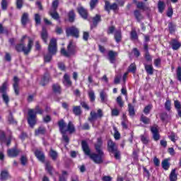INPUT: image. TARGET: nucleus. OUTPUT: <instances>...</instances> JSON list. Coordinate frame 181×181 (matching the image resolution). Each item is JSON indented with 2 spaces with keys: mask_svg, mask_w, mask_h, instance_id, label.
<instances>
[{
  "mask_svg": "<svg viewBox=\"0 0 181 181\" xmlns=\"http://www.w3.org/2000/svg\"><path fill=\"white\" fill-rule=\"evenodd\" d=\"M49 156H51L52 159H53V160H56V159L57 158V152H56L53 149H51L49 152Z\"/></svg>",
  "mask_w": 181,
  "mask_h": 181,
  "instance_id": "09e8293b",
  "label": "nucleus"
},
{
  "mask_svg": "<svg viewBox=\"0 0 181 181\" xmlns=\"http://www.w3.org/2000/svg\"><path fill=\"white\" fill-rule=\"evenodd\" d=\"M13 90L16 95H19V78L14 76L13 78Z\"/></svg>",
  "mask_w": 181,
  "mask_h": 181,
  "instance_id": "9b49d317",
  "label": "nucleus"
},
{
  "mask_svg": "<svg viewBox=\"0 0 181 181\" xmlns=\"http://www.w3.org/2000/svg\"><path fill=\"white\" fill-rule=\"evenodd\" d=\"M130 37L132 40H137L138 39V34L136 33V30H132L130 33Z\"/></svg>",
  "mask_w": 181,
  "mask_h": 181,
  "instance_id": "37998d69",
  "label": "nucleus"
},
{
  "mask_svg": "<svg viewBox=\"0 0 181 181\" xmlns=\"http://www.w3.org/2000/svg\"><path fill=\"white\" fill-rule=\"evenodd\" d=\"M134 16L138 22H141V21L144 19V16L141 14V11H139V10L134 11Z\"/></svg>",
  "mask_w": 181,
  "mask_h": 181,
  "instance_id": "cd10ccee",
  "label": "nucleus"
},
{
  "mask_svg": "<svg viewBox=\"0 0 181 181\" xmlns=\"http://www.w3.org/2000/svg\"><path fill=\"white\" fill-rule=\"evenodd\" d=\"M144 67L147 74H150L151 76L153 74V66L152 65L145 64Z\"/></svg>",
  "mask_w": 181,
  "mask_h": 181,
  "instance_id": "c756f323",
  "label": "nucleus"
},
{
  "mask_svg": "<svg viewBox=\"0 0 181 181\" xmlns=\"http://www.w3.org/2000/svg\"><path fill=\"white\" fill-rule=\"evenodd\" d=\"M161 165L164 170L169 169V160L168 159L163 160Z\"/></svg>",
  "mask_w": 181,
  "mask_h": 181,
  "instance_id": "79ce46f5",
  "label": "nucleus"
},
{
  "mask_svg": "<svg viewBox=\"0 0 181 181\" xmlns=\"http://www.w3.org/2000/svg\"><path fill=\"white\" fill-rule=\"evenodd\" d=\"M112 153H114L115 159H117V160L121 159V152H119L118 149L113 151Z\"/></svg>",
  "mask_w": 181,
  "mask_h": 181,
  "instance_id": "bf43d9fd",
  "label": "nucleus"
},
{
  "mask_svg": "<svg viewBox=\"0 0 181 181\" xmlns=\"http://www.w3.org/2000/svg\"><path fill=\"white\" fill-rule=\"evenodd\" d=\"M88 95L92 103L95 101V94L94 93V91L93 90H89Z\"/></svg>",
  "mask_w": 181,
  "mask_h": 181,
  "instance_id": "49530a36",
  "label": "nucleus"
},
{
  "mask_svg": "<svg viewBox=\"0 0 181 181\" xmlns=\"http://www.w3.org/2000/svg\"><path fill=\"white\" fill-rule=\"evenodd\" d=\"M5 141H6L5 132L0 131V144H1V145H2V143L5 142Z\"/></svg>",
  "mask_w": 181,
  "mask_h": 181,
  "instance_id": "864d4df0",
  "label": "nucleus"
},
{
  "mask_svg": "<svg viewBox=\"0 0 181 181\" xmlns=\"http://www.w3.org/2000/svg\"><path fill=\"white\" fill-rule=\"evenodd\" d=\"M35 21L36 25H40L41 20H40V16L39 14L36 13L35 15Z\"/></svg>",
  "mask_w": 181,
  "mask_h": 181,
  "instance_id": "338daca9",
  "label": "nucleus"
},
{
  "mask_svg": "<svg viewBox=\"0 0 181 181\" xmlns=\"http://www.w3.org/2000/svg\"><path fill=\"white\" fill-rule=\"evenodd\" d=\"M21 165H23V166H25V165H26L28 162V158H26V156H22L21 158Z\"/></svg>",
  "mask_w": 181,
  "mask_h": 181,
  "instance_id": "69168bd1",
  "label": "nucleus"
},
{
  "mask_svg": "<svg viewBox=\"0 0 181 181\" xmlns=\"http://www.w3.org/2000/svg\"><path fill=\"white\" fill-rule=\"evenodd\" d=\"M61 53L65 57H70L71 54H74L76 53V46L73 43V41H70L69 44L67 46V51L64 48L61 49Z\"/></svg>",
  "mask_w": 181,
  "mask_h": 181,
  "instance_id": "7ed1b4c3",
  "label": "nucleus"
},
{
  "mask_svg": "<svg viewBox=\"0 0 181 181\" xmlns=\"http://www.w3.org/2000/svg\"><path fill=\"white\" fill-rule=\"evenodd\" d=\"M118 56V53L114 51H109L108 57L110 63H115V57Z\"/></svg>",
  "mask_w": 181,
  "mask_h": 181,
  "instance_id": "6ab92c4d",
  "label": "nucleus"
},
{
  "mask_svg": "<svg viewBox=\"0 0 181 181\" xmlns=\"http://www.w3.org/2000/svg\"><path fill=\"white\" fill-rule=\"evenodd\" d=\"M117 149L118 148L117 147L114 141H112V140H109L107 141V150L109 152H111V153H112V152H115V151H117Z\"/></svg>",
  "mask_w": 181,
  "mask_h": 181,
  "instance_id": "f8f14e48",
  "label": "nucleus"
},
{
  "mask_svg": "<svg viewBox=\"0 0 181 181\" xmlns=\"http://www.w3.org/2000/svg\"><path fill=\"white\" fill-rule=\"evenodd\" d=\"M49 14L52 18V19H54V21H59V19H60V16H59L57 10H49Z\"/></svg>",
  "mask_w": 181,
  "mask_h": 181,
  "instance_id": "aec40b11",
  "label": "nucleus"
},
{
  "mask_svg": "<svg viewBox=\"0 0 181 181\" xmlns=\"http://www.w3.org/2000/svg\"><path fill=\"white\" fill-rule=\"evenodd\" d=\"M2 98H3V101H4L5 104L6 105H8V104H9V96L8 95V93H3Z\"/></svg>",
  "mask_w": 181,
  "mask_h": 181,
  "instance_id": "3c124183",
  "label": "nucleus"
},
{
  "mask_svg": "<svg viewBox=\"0 0 181 181\" xmlns=\"http://www.w3.org/2000/svg\"><path fill=\"white\" fill-rule=\"evenodd\" d=\"M21 151L18 148H11L7 151L8 156L9 158H16L19 155Z\"/></svg>",
  "mask_w": 181,
  "mask_h": 181,
  "instance_id": "9d476101",
  "label": "nucleus"
},
{
  "mask_svg": "<svg viewBox=\"0 0 181 181\" xmlns=\"http://www.w3.org/2000/svg\"><path fill=\"white\" fill-rule=\"evenodd\" d=\"M103 146V140L101 139H98V142L95 145V148L96 152H103L101 147Z\"/></svg>",
  "mask_w": 181,
  "mask_h": 181,
  "instance_id": "4be33fe9",
  "label": "nucleus"
},
{
  "mask_svg": "<svg viewBox=\"0 0 181 181\" xmlns=\"http://www.w3.org/2000/svg\"><path fill=\"white\" fill-rule=\"evenodd\" d=\"M28 122L31 128H33L36 124V114H35V110L33 109H30L28 110Z\"/></svg>",
  "mask_w": 181,
  "mask_h": 181,
  "instance_id": "39448f33",
  "label": "nucleus"
},
{
  "mask_svg": "<svg viewBox=\"0 0 181 181\" xmlns=\"http://www.w3.org/2000/svg\"><path fill=\"white\" fill-rule=\"evenodd\" d=\"M66 131V132L67 131L69 132V134H73V132H76V128L74 127V124H73V122H69Z\"/></svg>",
  "mask_w": 181,
  "mask_h": 181,
  "instance_id": "b1692460",
  "label": "nucleus"
},
{
  "mask_svg": "<svg viewBox=\"0 0 181 181\" xmlns=\"http://www.w3.org/2000/svg\"><path fill=\"white\" fill-rule=\"evenodd\" d=\"M115 39L117 43H119L121 40L122 39V36L121 35V30H116L115 33Z\"/></svg>",
  "mask_w": 181,
  "mask_h": 181,
  "instance_id": "bb28decb",
  "label": "nucleus"
},
{
  "mask_svg": "<svg viewBox=\"0 0 181 181\" xmlns=\"http://www.w3.org/2000/svg\"><path fill=\"white\" fill-rule=\"evenodd\" d=\"M174 105L178 111L181 110V104L180 102H179V100H175Z\"/></svg>",
  "mask_w": 181,
  "mask_h": 181,
  "instance_id": "774afa93",
  "label": "nucleus"
},
{
  "mask_svg": "<svg viewBox=\"0 0 181 181\" xmlns=\"http://www.w3.org/2000/svg\"><path fill=\"white\" fill-rule=\"evenodd\" d=\"M168 29H169V32L170 33H175V32H176V24L173 23H170L168 24Z\"/></svg>",
  "mask_w": 181,
  "mask_h": 181,
  "instance_id": "e433bc0d",
  "label": "nucleus"
},
{
  "mask_svg": "<svg viewBox=\"0 0 181 181\" xmlns=\"http://www.w3.org/2000/svg\"><path fill=\"white\" fill-rule=\"evenodd\" d=\"M140 121H141L143 124H151V119H149L148 117H147L144 115H141L140 117Z\"/></svg>",
  "mask_w": 181,
  "mask_h": 181,
  "instance_id": "c9c22d12",
  "label": "nucleus"
},
{
  "mask_svg": "<svg viewBox=\"0 0 181 181\" xmlns=\"http://www.w3.org/2000/svg\"><path fill=\"white\" fill-rule=\"evenodd\" d=\"M45 170H47V172L51 176H53V175H54V173H55L54 168H53L52 163H50V162H49V161H47L45 163Z\"/></svg>",
  "mask_w": 181,
  "mask_h": 181,
  "instance_id": "ddd939ff",
  "label": "nucleus"
},
{
  "mask_svg": "<svg viewBox=\"0 0 181 181\" xmlns=\"http://www.w3.org/2000/svg\"><path fill=\"white\" fill-rule=\"evenodd\" d=\"M63 84L66 86V87H71V80H70V76L69 74H65L63 79Z\"/></svg>",
  "mask_w": 181,
  "mask_h": 181,
  "instance_id": "dca6fc26",
  "label": "nucleus"
},
{
  "mask_svg": "<svg viewBox=\"0 0 181 181\" xmlns=\"http://www.w3.org/2000/svg\"><path fill=\"white\" fill-rule=\"evenodd\" d=\"M165 2L163 1H158V12H160V13H162V12H163V11H165Z\"/></svg>",
  "mask_w": 181,
  "mask_h": 181,
  "instance_id": "58836bf2",
  "label": "nucleus"
},
{
  "mask_svg": "<svg viewBox=\"0 0 181 181\" xmlns=\"http://www.w3.org/2000/svg\"><path fill=\"white\" fill-rule=\"evenodd\" d=\"M170 181L177 180V174H176V170L175 169L172 170V171L170 174Z\"/></svg>",
  "mask_w": 181,
  "mask_h": 181,
  "instance_id": "c85d7f7f",
  "label": "nucleus"
},
{
  "mask_svg": "<svg viewBox=\"0 0 181 181\" xmlns=\"http://www.w3.org/2000/svg\"><path fill=\"white\" fill-rule=\"evenodd\" d=\"M49 54L44 56V60L49 63L52 60V56H54L57 53V40L55 38L51 39L48 45Z\"/></svg>",
  "mask_w": 181,
  "mask_h": 181,
  "instance_id": "f03ea898",
  "label": "nucleus"
},
{
  "mask_svg": "<svg viewBox=\"0 0 181 181\" xmlns=\"http://www.w3.org/2000/svg\"><path fill=\"white\" fill-rule=\"evenodd\" d=\"M141 141L143 144H146L149 142V139L148 136H141Z\"/></svg>",
  "mask_w": 181,
  "mask_h": 181,
  "instance_id": "0e129e2a",
  "label": "nucleus"
},
{
  "mask_svg": "<svg viewBox=\"0 0 181 181\" xmlns=\"http://www.w3.org/2000/svg\"><path fill=\"white\" fill-rule=\"evenodd\" d=\"M99 22H101V16L96 14V16L93 18V26H97Z\"/></svg>",
  "mask_w": 181,
  "mask_h": 181,
  "instance_id": "2f4dec72",
  "label": "nucleus"
},
{
  "mask_svg": "<svg viewBox=\"0 0 181 181\" xmlns=\"http://www.w3.org/2000/svg\"><path fill=\"white\" fill-rule=\"evenodd\" d=\"M68 16H69V22H74V19L76 18V14L74 13V11L71 10V11H69Z\"/></svg>",
  "mask_w": 181,
  "mask_h": 181,
  "instance_id": "a19ab883",
  "label": "nucleus"
},
{
  "mask_svg": "<svg viewBox=\"0 0 181 181\" xmlns=\"http://www.w3.org/2000/svg\"><path fill=\"white\" fill-rule=\"evenodd\" d=\"M50 80V76L49 75H45L42 78V81L43 82L42 86L47 84V83Z\"/></svg>",
  "mask_w": 181,
  "mask_h": 181,
  "instance_id": "4d7b16f0",
  "label": "nucleus"
},
{
  "mask_svg": "<svg viewBox=\"0 0 181 181\" xmlns=\"http://www.w3.org/2000/svg\"><path fill=\"white\" fill-rule=\"evenodd\" d=\"M35 134L36 136H37V135H45V134H46V129L45 127H40L35 129Z\"/></svg>",
  "mask_w": 181,
  "mask_h": 181,
  "instance_id": "412c9836",
  "label": "nucleus"
},
{
  "mask_svg": "<svg viewBox=\"0 0 181 181\" xmlns=\"http://www.w3.org/2000/svg\"><path fill=\"white\" fill-rule=\"evenodd\" d=\"M80 30L76 26L67 28L66 29V36H73V37L78 38Z\"/></svg>",
  "mask_w": 181,
  "mask_h": 181,
  "instance_id": "423d86ee",
  "label": "nucleus"
},
{
  "mask_svg": "<svg viewBox=\"0 0 181 181\" xmlns=\"http://www.w3.org/2000/svg\"><path fill=\"white\" fill-rule=\"evenodd\" d=\"M177 78L178 81L181 82V66H178L177 69Z\"/></svg>",
  "mask_w": 181,
  "mask_h": 181,
  "instance_id": "680f3d73",
  "label": "nucleus"
},
{
  "mask_svg": "<svg viewBox=\"0 0 181 181\" xmlns=\"http://www.w3.org/2000/svg\"><path fill=\"white\" fill-rule=\"evenodd\" d=\"M98 4V0H90V9H94V8H95Z\"/></svg>",
  "mask_w": 181,
  "mask_h": 181,
  "instance_id": "6e6d98bb",
  "label": "nucleus"
},
{
  "mask_svg": "<svg viewBox=\"0 0 181 181\" xmlns=\"http://www.w3.org/2000/svg\"><path fill=\"white\" fill-rule=\"evenodd\" d=\"M111 4H110V1H105V10L107 11V12H108L110 13V11H112L111 8Z\"/></svg>",
  "mask_w": 181,
  "mask_h": 181,
  "instance_id": "603ef678",
  "label": "nucleus"
},
{
  "mask_svg": "<svg viewBox=\"0 0 181 181\" xmlns=\"http://www.w3.org/2000/svg\"><path fill=\"white\" fill-rule=\"evenodd\" d=\"M25 45L23 43L18 44L16 46L17 52H23L24 54H29V49H24Z\"/></svg>",
  "mask_w": 181,
  "mask_h": 181,
  "instance_id": "f3484780",
  "label": "nucleus"
},
{
  "mask_svg": "<svg viewBox=\"0 0 181 181\" xmlns=\"http://www.w3.org/2000/svg\"><path fill=\"white\" fill-rule=\"evenodd\" d=\"M151 131L153 134V139L154 141H159V139H160V135L159 134V130H158V126L154 125L151 127Z\"/></svg>",
  "mask_w": 181,
  "mask_h": 181,
  "instance_id": "6e6552de",
  "label": "nucleus"
},
{
  "mask_svg": "<svg viewBox=\"0 0 181 181\" xmlns=\"http://www.w3.org/2000/svg\"><path fill=\"white\" fill-rule=\"evenodd\" d=\"M77 11L83 19H87V18H88V11H87V9L84 8V7H78Z\"/></svg>",
  "mask_w": 181,
  "mask_h": 181,
  "instance_id": "1a4fd4ad",
  "label": "nucleus"
},
{
  "mask_svg": "<svg viewBox=\"0 0 181 181\" xmlns=\"http://www.w3.org/2000/svg\"><path fill=\"white\" fill-rule=\"evenodd\" d=\"M114 131H115V139H119V138H121V134H119V132L118 131H117V127H114L113 128Z\"/></svg>",
  "mask_w": 181,
  "mask_h": 181,
  "instance_id": "e2e57ef3",
  "label": "nucleus"
},
{
  "mask_svg": "<svg viewBox=\"0 0 181 181\" xmlns=\"http://www.w3.org/2000/svg\"><path fill=\"white\" fill-rule=\"evenodd\" d=\"M21 22L23 28H26V25L30 23V18L28 13H23L21 16Z\"/></svg>",
  "mask_w": 181,
  "mask_h": 181,
  "instance_id": "0eeeda50",
  "label": "nucleus"
},
{
  "mask_svg": "<svg viewBox=\"0 0 181 181\" xmlns=\"http://www.w3.org/2000/svg\"><path fill=\"white\" fill-rule=\"evenodd\" d=\"M136 71V65L135 64V63H132L128 67V72L135 74Z\"/></svg>",
  "mask_w": 181,
  "mask_h": 181,
  "instance_id": "ea45409f",
  "label": "nucleus"
},
{
  "mask_svg": "<svg viewBox=\"0 0 181 181\" xmlns=\"http://www.w3.org/2000/svg\"><path fill=\"white\" fill-rule=\"evenodd\" d=\"M107 93H105V92L101 91L100 93V98L102 103H105L107 101Z\"/></svg>",
  "mask_w": 181,
  "mask_h": 181,
  "instance_id": "c03bdc74",
  "label": "nucleus"
},
{
  "mask_svg": "<svg viewBox=\"0 0 181 181\" xmlns=\"http://www.w3.org/2000/svg\"><path fill=\"white\" fill-rule=\"evenodd\" d=\"M1 5L2 11H6L8 9V0H2Z\"/></svg>",
  "mask_w": 181,
  "mask_h": 181,
  "instance_id": "de8ad7c7",
  "label": "nucleus"
},
{
  "mask_svg": "<svg viewBox=\"0 0 181 181\" xmlns=\"http://www.w3.org/2000/svg\"><path fill=\"white\" fill-rule=\"evenodd\" d=\"M58 6H59V1L55 0L52 2V8L49 11H57Z\"/></svg>",
  "mask_w": 181,
  "mask_h": 181,
  "instance_id": "a18cd8bd",
  "label": "nucleus"
},
{
  "mask_svg": "<svg viewBox=\"0 0 181 181\" xmlns=\"http://www.w3.org/2000/svg\"><path fill=\"white\" fill-rule=\"evenodd\" d=\"M41 38L42 39L43 42H45V43H47V30H46V28H42Z\"/></svg>",
  "mask_w": 181,
  "mask_h": 181,
  "instance_id": "393cba45",
  "label": "nucleus"
},
{
  "mask_svg": "<svg viewBox=\"0 0 181 181\" xmlns=\"http://www.w3.org/2000/svg\"><path fill=\"white\" fill-rule=\"evenodd\" d=\"M32 46H33V40L30 38H28V43L27 47L24 45L23 49H25L26 50H29L28 53H30V51L32 50Z\"/></svg>",
  "mask_w": 181,
  "mask_h": 181,
  "instance_id": "7c9ffc66",
  "label": "nucleus"
},
{
  "mask_svg": "<svg viewBox=\"0 0 181 181\" xmlns=\"http://www.w3.org/2000/svg\"><path fill=\"white\" fill-rule=\"evenodd\" d=\"M58 127L61 134H66V132H67V130H66V124L64 119H61L58 122Z\"/></svg>",
  "mask_w": 181,
  "mask_h": 181,
  "instance_id": "4468645a",
  "label": "nucleus"
},
{
  "mask_svg": "<svg viewBox=\"0 0 181 181\" xmlns=\"http://www.w3.org/2000/svg\"><path fill=\"white\" fill-rule=\"evenodd\" d=\"M8 89V82L5 81L1 86H0V93L6 94V90Z\"/></svg>",
  "mask_w": 181,
  "mask_h": 181,
  "instance_id": "f704fd0d",
  "label": "nucleus"
},
{
  "mask_svg": "<svg viewBox=\"0 0 181 181\" xmlns=\"http://www.w3.org/2000/svg\"><path fill=\"white\" fill-rule=\"evenodd\" d=\"M117 104L121 107H124V102L122 101V97L118 96L116 100Z\"/></svg>",
  "mask_w": 181,
  "mask_h": 181,
  "instance_id": "13d9d810",
  "label": "nucleus"
},
{
  "mask_svg": "<svg viewBox=\"0 0 181 181\" xmlns=\"http://www.w3.org/2000/svg\"><path fill=\"white\" fill-rule=\"evenodd\" d=\"M170 45L172 46L173 50H179L181 47L180 42L175 39L172 40Z\"/></svg>",
  "mask_w": 181,
  "mask_h": 181,
  "instance_id": "2eb2a0df",
  "label": "nucleus"
},
{
  "mask_svg": "<svg viewBox=\"0 0 181 181\" xmlns=\"http://www.w3.org/2000/svg\"><path fill=\"white\" fill-rule=\"evenodd\" d=\"M128 108H129V115L130 117H134L135 116V108L134 106L131 104H128Z\"/></svg>",
  "mask_w": 181,
  "mask_h": 181,
  "instance_id": "72a5a7b5",
  "label": "nucleus"
},
{
  "mask_svg": "<svg viewBox=\"0 0 181 181\" xmlns=\"http://www.w3.org/2000/svg\"><path fill=\"white\" fill-rule=\"evenodd\" d=\"M35 155L40 162H45V153L42 151L36 150Z\"/></svg>",
  "mask_w": 181,
  "mask_h": 181,
  "instance_id": "a211bd4d",
  "label": "nucleus"
},
{
  "mask_svg": "<svg viewBox=\"0 0 181 181\" xmlns=\"http://www.w3.org/2000/svg\"><path fill=\"white\" fill-rule=\"evenodd\" d=\"M16 5L17 9H22L23 6V0H16Z\"/></svg>",
  "mask_w": 181,
  "mask_h": 181,
  "instance_id": "8fccbe9b",
  "label": "nucleus"
},
{
  "mask_svg": "<svg viewBox=\"0 0 181 181\" xmlns=\"http://www.w3.org/2000/svg\"><path fill=\"white\" fill-rule=\"evenodd\" d=\"M151 110H152V105H148L144 107V112L146 115H148L149 112H151Z\"/></svg>",
  "mask_w": 181,
  "mask_h": 181,
  "instance_id": "5fc2aeb1",
  "label": "nucleus"
},
{
  "mask_svg": "<svg viewBox=\"0 0 181 181\" xmlns=\"http://www.w3.org/2000/svg\"><path fill=\"white\" fill-rule=\"evenodd\" d=\"M104 117V114L103 113V110L101 109H98V112L91 111L90 113V117H88V122L93 124L94 121H95L98 118H103Z\"/></svg>",
  "mask_w": 181,
  "mask_h": 181,
  "instance_id": "20e7f679",
  "label": "nucleus"
},
{
  "mask_svg": "<svg viewBox=\"0 0 181 181\" xmlns=\"http://www.w3.org/2000/svg\"><path fill=\"white\" fill-rule=\"evenodd\" d=\"M34 114H35V116H36V114H43V110L42 109H40V107L39 106H36L35 110H34Z\"/></svg>",
  "mask_w": 181,
  "mask_h": 181,
  "instance_id": "052dcab7",
  "label": "nucleus"
},
{
  "mask_svg": "<svg viewBox=\"0 0 181 181\" xmlns=\"http://www.w3.org/2000/svg\"><path fill=\"white\" fill-rule=\"evenodd\" d=\"M136 8H138V9H141L142 11L148 10V7L146 6L145 3H144L142 1H139L136 4Z\"/></svg>",
  "mask_w": 181,
  "mask_h": 181,
  "instance_id": "473e14b6",
  "label": "nucleus"
},
{
  "mask_svg": "<svg viewBox=\"0 0 181 181\" xmlns=\"http://www.w3.org/2000/svg\"><path fill=\"white\" fill-rule=\"evenodd\" d=\"M73 112L75 115H81V107L80 106H74Z\"/></svg>",
  "mask_w": 181,
  "mask_h": 181,
  "instance_id": "4c0bfd02",
  "label": "nucleus"
},
{
  "mask_svg": "<svg viewBox=\"0 0 181 181\" xmlns=\"http://www.w3.org/2000/svg\"><path fill=\"white\" fill-rule=\"evenodd\" d=\"M7 179H9V173L6 170H2L1 173V180H7Z\"/></svg>",
  "mask_w": 181,
  "mask_h": 181,
  "instance_id": "a878e982",
  "label": "nucleus"
},
{
  "mask_svg": "<svg viewBox=\"0 0 181 181\" xmlns=\"http://www.w3.org/2000/svg\"><path fill=\"white\" fill-rule=\"evenodd\" d=\"M52 91L55 94H62V88L60 87V85L57 83L52 85Z\"/></svg>",
  "mask_w": 181,
  "mask_h": 181,
  "instance_id": "5701e85b",
  "label": "nucleus"
},
{
  "mask_svg": "<svg viewBox=\"0 0 181 181\" xmlns=\"http://www.w3.org/2000/svg\"><path fill=\"white\" fill-rule=\"evenodd\" d=\"M81 145L84 153L89 156L95 163L98 165L103 163L104 151H96L97 153H91V151H90V147L88 146V144H87V141H82Z\"/></svg>",
  "mask_w": 181,
  "mask_h": 181,
  "instance_id": "f257e3e1",
  "label": "nucleus"
}]
</instances>
